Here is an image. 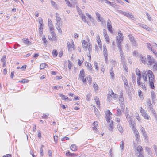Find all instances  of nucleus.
Here are the masks:
<instances>
[{
	"label": "nucleus",
	"mask_w": 157,
	"mask_h": 157,
	"mask_svg": "<svg viewBox=\"0 0 157 157\" xmlns=\"http://www.w3.org/2000/svg\"><path fill=\"white\" fill-rule=\"evenodd\" d=\"M142 77L144 80L147 81V77H148L149 80L151 78L150 77L153 78L154 75L152 71L149 70L148 71H144L142 73Z\"/></svg>",
	"instance_id": "nucleus-1"
},
{
	"label": "nucleus",
	"mask_w": 157,
	"mask_h": 157,
	"mask_svg": "<svg viewBox=\"0 0 157 157\" xmlns=\"http://www.w3.org/2000/svg\"><path fill=\"white\" fill-rule=\"evenodd\" d=\"M155 61V59L153 57H151L150 55H147L146 63L148 65H151L153 64Z\"/></svg>",
	"instance_id": "nucleus-2"
},
{
	"label": "nucleus",
	"mask_w": 157,
	"mask_h": 157,
	"mask_svg": "<svg viewBox=\"0 0 157 157\" xmlns=\"http://www.w3.org/2000/svg\"><path fill=\"white\" fill-rule=\"evenodd\" d=\"M129 39L132 44L134 46L136 45V42L133 36L131 34H129L128 35Z\"/></svg>",
	"instance_id": "nucleus-3"
},
{
	"label": "nucleus",
	"mask_w": 157,
	"mask_h": 157,
	"mask_svg": "<svg viewBox=\"0 0 157 157\" xmlns=\"http://www.w3.org/2000/svg\"><path fill=\"white\" fill-rule=\"evenodd\" d=\"M107 26L108 30L112 33H113V31L112 29V26L111 25V23L110 20L108 19L107 21Z\"/></svg>",
	"instance_id": "nucleus-4"
},
{
	"label": "nucleus",
	"mask_w": 157,
	"mask_h": 157,
	"mask_svg": "<svg viewBox=\"0 0 157 157\" xmlns=\"http://www.w3.org/2000/svg\"><path fill=\"white\" fill-rule=\"evenodd\" d=\"M118 36L116 37V40H120L123 41V36L121 32L119 30L118 32Z\"/></svg>",
	"instance_id": "nucleus-5"
},
{
	"label": "nucleus",
	"mask_w": 157,
	"mask_h": 157,
	"mask_svg": "<svg viewBox=\"0 0 157 157\" xmlns=\"http://www.w3.org/2000/svg\"><path fill=\"white\" fill-rule=\"evenodd\" d=\"M107 128L111 132H112L113 131L114 126L113 124V121H111V122L108 124V125L107 126Z\"/></svg>",
	"instance_id": "nucleus-6"
},
{
	"label": "nucleus",
	"mask_w": 157,
	"mask_h": 157,
	"mask_svg": "<svg viewBox=\"0 0 157 157\" xmlns=\"http://www.w3.org/2000/svg\"><path fill=\"white\" fill-rule=\"evenodd\" d=\"M67 46L68 50V51H71L72 50V48H73V49H75V48H74V44L73 42H72V44H71L68 41L67 42Z\"/></svg>",
	"instance_id": "nucleus-7"
},
{
	"label": "nucleus",
	"mask_w": 157,
	"mask_h": 157,
	"mask_svg": "<svg viewBox=\"0 0 157 157\" xmlns=\"http://www.w3.org/2000/svg\"><path fill=\"white\" fill-rule=\"evenodd\" d=\"M140 111L143 117L144 118H148L145 111L142 107H140Z\"/></svg>",
	"instance_id": "nucleus-8"
},
{
	"label": "nucleus",
	"mask_w": 157,
	"mask_h": 157,
	"mask_svg": "<svg viewBox=\"0 0 157 157\" xmlns=\"http://www.w3.org/2000/svg\"><path fill=\"white\" fill-rule=\"evenodd\" d=\"M138 25L148 31H150L151 30V29L146 25L138 23Z\"/></svg>",
	"instance_id": "nucleus-9"
},
{
	"label": "nucleus",
	"mask_w": 157,
	"mask_h": 157,
	"mask_svg": "<svg viewBox=\"0 0 157 157\" xmlns=\"http://www.w3.org/2000/svg\"><path fill=\"white\" fill-rule=\"evenodd\" d=\"M150 78H150V80L149 81V84L151 88L152 89H154L155 88V86H154L153 82L154 80V77L153 78L150 77Z\"/></svg>",
	"instance_id": "nucleus-10"
},
{
	"label": "nucleus",
	"mask_w": 157,
	"mask_h": 157,
	"mask_svg": "<svg viewBox=\"0 0 157 157\" xmlns=\"http://www.w3.org/2000/svg\"><path fill=\"white\" fill-rule=\"evenodd\" d=\"M48 25L51 31H53L54 30L53 26L52 24V22L50 19H48Z\"/></svg>",
	"instance_id": "nucleus-11"
},
{
	"label": "nucleus",
	"mask_w": 157,
	"mask_h": 157,
	"mask_svg": "<svg viewBox=\"0 0 157 157\" xmlns=\"http://www.w3.org/2000/svg\"><path fill=\"white\" fill-rule=\"evenodd\" d=\"M118 99L120 102H122V103L123 102L124 99L123 98V93L122 91H121Z\"/></svg>",
	"instance_id": "nucleus-12"
},
{
	"label": "nucleus",
	"mask_w": 157,
	"mask_h": 157,
	"mask_svg": "<svg viewBox=\"0 0 157 157\" xmlns=\"http://www.w3.org/2000/svg\"><path fill=\"white\" fill-rule=\"evenodd\" d=\"M121 13L122 14L126 16L128 18H132L134 17V16L133 15L130 14L129 13H128L127 12H122Z\"/></svg>",
	"instance_id": "nucleus-13"
},
{
	"label": "nucleus",
	"mask_w": 157,
	"mask_h": 157,
	"mask_svg": "<svg viewBox=\"0 0 157 157\" xmlns=\"http://www.w3.org/2000/svg\"><path fill=\"white\" fill-rule=\"evenodd\" d=\"M140 59L143 63L144 64L146 63V58L145 56L141 55L140 56Z\"/></svg>",
	"instance_id": "nucleus-14"
},
{
	"label": "nucleus",
	"mask_w": 157,
	"mask_h": 157,
	"mask_svg": "<svg viewBox=\"0 0 157 157\" xmlns=\"http://www.w3.org/2000/svg\"><path fill=\"white\" fill-rule=\"evenodd\" d=\"M110 75L111 78L113 79H114L115 78L114 74L113 72V69L112 67L110 68Z\"/></svg>",
	"instance_id": "nucleus-15"
},
{
	"label": "nucleus",
	"mask_w": 157,
	"mask_h": 157,
	"mask_svg": "<svg viewBox=\"0 0 157 157\" xmlns=\"http://www.w3.org/2000/svg\"><path fill=\"white\" fill-rule=\"evenodd\" d=\"M66 155L67 156H70L71 157L75 156L76 155L75 153H71L69 152V151H67L66 153Z\"/></svg>",
	"instance_id": "nucleus-16"
},
{
	"label": "nucleus",
	"mask_w": 157,
	"mask_h": 157,
	"mask_svg": "<svg viewBox=\"0 0 157 157\" xmlns=\"http://www.w3.org/2000/svg\"><path fill=\"white\" fill-rule=\"evenodd\" d=\"M85 66L87 67L89 70H92V67L91 63L88 62H86L85 63Z\"/></svg>",
	"instance_id": "nucleus-17"
},
{
	"label": "nucleus",
	"mask_w": 157,
	"mask_h": 157,
	"mask_svg": "<svg viewBox=\"0 0 157 157\" xmlns=\"http://www.w3.org/2000/svg\"><path fill=\"white\" fill-rule=\"evenodd\" d=\"M82 45L83 48L87 50V47L88 45L87 42H86L84 40H83Z\"/></svg>",
	"instance_id": "nucleus-18"
},
{
	"label": "nucleus",
	"mask_w": 157,
	"mask_h": 157,
	"mask_svg": "<svg viewBox=\"0 0 157 157\" xmlns=\"http://www.w3.org/2000/svg\"><path fill=\"white\" fill-rule=\"evenodd\" d=\"M22 40L23 41L24 43L26 44L27 45L31 44V42L28 40V39L24 38L22 39Z\"/></svg>",
	"instance_id": "nucleus-19"
},
{
	"label": "nucleus",
	"mask_w": 157,
	"mask_h": 157,
	"mask_svg": "<svg viewBox=\"0 0 157 157\" xmlns=\"http://www.w3.org/2000/svg\"><path fill=\"white\" fill-rule=\"evenodd\" d=\"M105 113L106 118H110V115H112V113L109 110L106 111Z\"/></svg>",
	"instance_id": "nucleus-20"
},
{
	"label": "nucleus",
	"mask_w": 157,
	"mask_h": 157,
	"mask_svg": "<svg viewBox=\"0 0 157 157\" xmlns=\"http://www.w3.org/2000/svg\"><path fill=\"white\" fill-rule=\"evenodd\" d=\"M97 42L98 45H99V47L101 48L102 47V44L101 43V40L100 39V36L99 35H98L97 36Z\"/></svg>",
	"instance_id": "nucleus-21"
},
{
	"label": "nucleus",
	"mask_w": 157,
	"mask_h": 157,
	"mask_svg": "<svg viewBox=\"0 0 157 157\" xmlns=\"http://www.w3.org/2000/svg\"><path fill=\"white\" fill-rule=\"evenodd\" d=\"M70 148L71 150L74 151H76L77 150V147L76 145L74 144L72 145Z\"/></svg>",
	"instance_id": "nucleus-22"
},
{
	"label": "nucleus",
	"mask_w": 157,
	"mask_h": 157,
	"mask_svg": "<svg viewBox=\"0 0 157 157\" xmlns=\"http://www.w3.org/2000/svg\"><path fill=\"white\" fill-rule=\"evenodd\" d=\"M51 2V4L53 7L55 8L56 9L58 8L57 5L56 4V3L53 1L51 0L50 1Z\"/></svg>",
	"instance_id": "nucleus-23"
},
{
	"label": "nucleus",
	"mask_w": 157,
	"mask_h": 157,
	"mask_svg": "<svg viewBox=\"0 0 157 157\" xmlns=\"http://www.w3.org/2000/svg\"><path fill=\"white\" fill-rule=\"evenodd\" d=\"M51 35L52 38H53V40L54 41H56L57 40L56 36L55 33L52 31L51 32Z\"/></svg>",
	"instance_id": "nucleus-24"
},
{
	"label": "nucleus",
	"mask_w": 157,
	"mask_h": 157,
	"mask_svg": "<svg viewBox=\"0 0 157 157\" xmlns=\"http://www.w3.org/2000/svg\"><path fill=\"white\" fill-rule=\"evenodd\" d=\"M132 82L134 84H136V76L134 74H132Z\"/></svg>",
	"instance_id": "nucleus-25"
},
{
	"label": "nucleus",
	"mask_w": 157,
	"mask_h": 157,
	"mask_svg": "<svg viewBox=\"0 0 157 157\" xmlns=\"http://www.w3.org/2000/svg\"><path fill=\"white\" fill-rule=\"evenodd\" d=\"M123 41L120 40H116V42L117 44V45L118 48H121V42Z\"/></svg>",
	"instance_id": "nucleus-26"
},
{
	"label": "nucleus",
	"mask_w": 157,
	"mask_h": 157,
	"mask_svg": "<svg viewBox=\"0 0 157 157\" xmlns=\"http://www.w3.org/2000/svg\"><path fill=\"white\" fill-rule=\"evenodd\" d=\"M117 128L118 130L121 133H122L123 132V129L122 127L120 125V124L117 125Z\"/></svg>",
	"instance_id": "nucleus-27"
},
{
	"label": "nucleus",
	"mask_w": 157,
	"mask_h": 157,
	"mask_svg": "<svg viewBox=\"0 0 157 157\" xmlns=\"http://www.w3.org/2000/svg\"><path fill=\"white\" fill-rule=\"evenodd\" d=\"M154 65L153 67V70L154 71H157V62L155 61L153 64Z\"/></svg>",
	"instance_id": "nucleus-28"
},
{
	"label": "nucleus",
	"mask_w": 157,
	"mask_h": 157,
	"mask_svg": "<svg viewBox=\"0 0 157 157\" xmlns=\"http://www.w3.org/2000/svg\"><path fill=\"white\" fill-rule=\"evenodd\" d=\"M120 103L121 105V109L122 111H124V109L125 107V105H124V101H123V103H122V102H120Z\"/></svg>",
	"instance_id": "nucleus-29"
},
{
	"label": "nucleus",
	"mask_w": 157,
	"mask_h": 157,
	"mask_svg": "<svg viewBox=\"0 0 157 157\" xmlns=\"http://www.w3.org/2000/svg\"><path fill=\"white\" fill-rule=\"evenodd\" d=\"M104 37L106 41L109 44L110 42V39L109 36L108 35H104Z\"/></svg>",
	"instance_id": "nucleus-30"
},
{
	"label": "nucleus",
	"mask_w": 157,
	"mask_h": 157,
	"mask_svg": "<svg viewBox=\"0 0 157 157\" xmlns=\"http://www.w3.org/2000/svg\"><path fill=\"white\" fill-rule=\"evenodd\" d=\"M95 14H96V16L97 17V19H98L97 20H98V21H99L101 19V18L102 17H101V15L100 14L97 12H96L95 13Z\"/></svg>",
	"instance_id": "nucleus-31"
},
{
	"label": "nucleus",
	"mask_w": 157,
	"mask_h": 157,
	"mask_svg": "<svg viewBox=\"0 0 157 157\" xmlns=\"http://www.w3.org/2000/svg\"><path fill=\"white\" fill-rule=\"evenodd\" d=\"M149 109H150L151 111V112L154 115V117H156V113L153 108L152 107H150Z\"/></svg>",
	"instance_id": "nucleus-32"
},
{
	"label": "nucleus",
	"mask_w": 157,
	"mask_h": 157,
	"mask_svg": "<svg viewBox=\"0 0 157 157\" xmlns=\"http://www.w3.org/2000/svg\"><path fill=\"white\" fill-rule=\"evenodd\" d=\"M42 40L44 43V44L46 45L47 43V41L44 35H43L42 37Z\"/></svg>",
	"instance_id": "nucleus-33"
},
{
	"label": "nucleus",
	"mask_w": 157,
	"mask_h": 157,
	"mask_svg": "<svg viewBox=\"0 0 157 157\" xmlns=\"http://www.w3.org/2000/svg\"><path fill=\"white\" fill-rule=\"evenodd\" d=\"M59 95L60 97H62V100H66L67 99H68V97L67 96H65V95L62 94H59Z\"/></svg>",
	"instance_id": "nucleus-34"
},
{
	"label": "nucleus",
	"mask_w": 157,
	"mask_h": 157,
	"mask_svg": "<svg viewBox=\"0 0 157 157\" xmlns=\"http://www.w3.org/2000/svg\"><path fill=\"white\" fill-rule=\"evenodd\" d=\"M141 78V76H138V77L137 78V83L138 85H140L141 83L140 80Z\"/></svg>",
	"instance_id": "nucleus-35"
},
{
	"label": "nucleus",
	"mask_w": 157,
	"mask_h": 157,
	"mask_svg": "<svg viewBox=\"0 0 157 157\" xmlns=\"http://www.w3.org/2000/svg\"><path fill=\"white\" fill-rule=\"evenodd\" d=\"M52 54L54 57H56L58 55L57 50H54L52 51Z\"/></svg>",
	"instance_id": "nucleus-36"
},
{
	"label": "nucleus",
	"mask_w": 157,
	"mask_h": 157,
	"mask_svg": "<svg viewBox=\"0 0 157 157\" xmlns=\"http://www.w3.org/2000/svg\"><path fill=\"white\" fill-rule=\"evenodd\" d=\"M46 64H45L44 63H42L40 64V69H43L44 68L46 67Z\"/></svg>",
	"instance_id": "nucleus-37"
},
{
	"label": "nucleus",
	"mask_w": 157,
	"mask_h": 157,
	"mask_svg": "<svg viewBox=\"0 0 157 157\" xmlns=\"http://www.w3.org/2000/svg\"><path fill=\"white\" fill-rule=\"evenodd\" d=\"M136 150L139 153H142V148L140 146H139L137 147Z\"/></svg>",
	"instance_id": "nucleus-38"
},
{
	"label": "nucleus",
	"mask_w": 157,
	"mask_h": 157,
	"mask_svg": "<svg viewBox=\"0 0 157 157\" xmlns=\"http://www.w3.org/2000/svg\"><path fill=\"white\" fill-rule=\"evenodd\" d=\"M151 94L153 100H155L156 98V95L153 91H151Z\"/></svg>",
	"instance_id": "nucleus-39"
},
{
	"label": "nucleus",
	"mask_w": 157,
	"mask_h": 157,
	"mask_svg": "<svg viewBox=\"0 0 157 157\" xmlns=\"http://www.w3.org/2000/svg\"><path fill=\"white\" fill-rule=\"evenodd\" d=\"M136 73L138 76H141L140 71V70L137 68H136Z\"/></svg>",
	"instance_id": "nucleus-40"
},
{
	"label": "nucleus",
	"mask_w": 157,
	"mask_h": 157,
	"mask_svg": "<svg viewBox=\"0 0 157 157\" xmlns=\"http://www.w3.org/2000/svg\"><path fill=\"white\" fill-rule=\"evenodd\" d=\"M140 87H141L143 90H146V87L145 86V84L144 83H143L142 82H141V84L140 85H139Z\"/></svg>",
	"instance_id": "nucleus-41"
},
{
	"label": "nucleus",
	"mask_w": 157,
	"mask_h": 157,
	"mask_svg": "<svg viewBox=\"0 0 157 157\" xmlns=\"http://www.w3.org/2000/svg\"><path fill=\"white\" fill-rule=\"evenodd\" d=\"M57 23L56 24H57V25H61V22L60 21L61 19L60 17H58V18L56 19Z\"/></svg>",
	"instance_id": "nucleus-42"
},
{
	"label": "nucleus",
	"mask_w": 157,
	"mask_h": 157,
	"mask_svg": "<svg viewBox=\"0 0 157 157\" xmlns=\"http://www.w3.org/2000/svg\"><path fill=\"white\" fill-rule=\"evenodd\" d=\"M88 49L89 52H90L92 50V46L91 44L90 43H89L87 47V49Z\"/></svg>",
	"instance_id": "nucleus-43"
},
{
	"label": "nucleus",
	"mask_w": 157,
	"mask_h": 157,
	"mask_svg": "<svg viewBox=\"0 0 157 157\" xmlns=\"http://www.w3.org/2000/svg\"><path fill=\"white\" fill-rule=\"evenodd\" d=\"M86 79L89 81V83L90 84L92 81V78L90 75L86 77Z\"/></svg>",
	"instance_id": "nucleus-44"
},
{
	"label": "nucleus",
	"mask_w": 157,
	"mask_h": 157,
	"mask_svg": "<svg viewBox=\"0 0 157 157\" xmlns=\"http://www.w3.org/2000/svg\"><path fill=\"white\" fill-rule=\"evenodd\" d=\"M43 28L39 27V34L41 35L43 34Z\"/></svg>",
	"instance_id": "nucleus-45"
},
{
	"label": "nucleus",
	"mask_w": 157,
	"mask_h": 157,
	"mask_svg": "<svg viewBox=\"0 0 157 157\" xmlns=\"http://www.w3.org/2000/svg\"><path fill=\"white\" fill-rule=\"evenodd\" d=\"M94 67L95 68V69L98 71V64L97 62L95 61L94 63Z\"/></svg>",
	"instance_id": "nucleus-46"
},
{
	"label": "nucleus",
	"mask_w": 157,
	"mask_h": 157,
	"mask_svg": "<svg viewBox=\"0 0 157 157\" xmlns=\"http://www.w3.org/2000/svg\"><path fill=\"white\" fill-rule=\"evenodd\" d=\"M94 84L93 87H94V89H95V90H98V86L97 84H96L95 82H94Z\"/></svg>",
	"instance_id": "nucleus-47"
},
{
	"label": "nucleus",
	"mask_w": 157,
	"mask_h": 157,
	"mask_svg": "<svg viewBox=\"0 0 157 157\" xmlns=\"http://www.w3.org/2000/svg\"><path fill=\"white\" fill-rule=\"evenodd\" d=\"M65 1L67 5L68 6V7H72V4L70 3V2L69 1H68V0H65Z\"/></svg>",
	"instance_id": "nucleus-48"
},
{
	"label": "nucleus",
	"mask_w": 157,
	"mask_h": 157,
	"mask_svg": "<svg viewBox=\"0 0 157 157\" xmlns=\"http://www.w3.org/2000/svg\"><path fill=\"white\" fill-rule=\"evenodd\" d=\"M39 23L40 24V26L39 27L43 28V23L42 19L39 20Z\"/></svg>",
	"instance_id": "nucleus-49"
},
{
	"label": "nucleus",
	"mask_w": 157,
	"mask_h": 157,
	"mask_svg": "<svg viewBox=\"0 0 157 157\" xmlns=\"http://www.w3.org/2000/svg\"><path fill=\"white\" fill-rule=\"evenodd\" d=\"M82 19V20L84 22H87V20L86 18V17L84 15L80 17Z\"/></svg>",
	"instance_id": "nucleus-50"
},
{
	"label": "nucleus",
	"mask_w": 157,
	"mask_h": 157,
	"mask_svg": "<svg viewBox=\"0 0 157 157\" xmlns=\"http://www.w3.org/2000/svg\"><path fill=\"white\" fill-rule=\"evenodd\" d=\"M145 150L147 151L148 154L150 155L151 153H152L151 151V149L150 148L146 147L145 148Z\"/></svg>",
	"instance_id": "nucleus-51"
},
{
	"label": "nucleus",
	"mask_w": 157,
	"mask_h": 157,
	"mask_svg": "<svg viewBox=\"0 0 157 157\" xmlns=\"http://www.w3.org/2000/svg\"><path fill=\"white\" fill-rule=\"evenodd\" d=\"M146 14L147 17V19L148 20H149V21H152V19L151 17L149 16V14L148 13L146 12Z\"/></svg>",
	"instance_id": "nucleus-52"
},
{
	"label": "nucleus",
	"mask_w": 157,
	"mask_h": 157,
	"mask_svg": "<svg viewBox=\"0 0 157 157\" xmlns=\"http://www.w3.org/2000/svg\"><path fill=\"white\" fill-rule=\"evenodd\" d=\"M117 112L116 115L117 116H118L119 115H121V114L122 113L120 109L118 108L117 109Z\"/></svg>",
	"instance_id": "nucleus-53"
},
{
	"label": "nucleus",
	"mask_w": 157,
	"mask_h": 157,
	"mask_svg": "<svg viewBox=\"0 0 157 157\" xmlns=\"http://www.w3.org/2000/svg\"><path fill=\"white\" fill-rule=\"evenodd\" d=\"M132 130L133 131L134 133L135 134V135L139 134L138 130H137V129H136V128H134Z\"/></svg>",
	"instance_id": "nucleus-54"
},
{
	"label": "nucleus",
	"mask_w": 157,
	"mask_h": 157,
	"mask_svg": "<svg viewBox=\"0 0 157 157\" xmlns=\"http://www.w3.org/2000/svg\"><path fill=\"white\" fill-rule=\"evenodd\" d=\"M99 99L98 98V97H96V98L95 99V101L96 102V104L97 105L99 106L100 105V101L99 100L97 101V100H98Z\"/></svg>",
	"instance_id": "nucleus-55"
},
{
	"label": "nucleus",
	"mask_w": 157,
	"mask_h": 157,
	"mask_svg": "<svg viewBox=\"0 0 157 157\" xmlns=\"http://www.w3.org/2000/svg\"><path fill=\"white\" fill-rule=\"evenodd\" d=\"M6 55H4L2 57L1 59V61L4 62H6Z\"/></svg>",
	"instance_id": "nucleus-56"
},
{
	"label": "nucleus",
	"mask_w": 157,
	"mask_h": 157,
	"mask_svg": "<svg viewBox=\"0 0 157 157\" xmlns=\"http://www.w3.org/2000/svg\"><path fill=\"white\" fill-rule=\"evenodd\" d=\"M98 22H101V23L102 24H104V23H105V20L103 18V17H101V19L99 21H98Z\"/></svg>",
	"instance_id": "nucleus-57"
},
{
	"label": "nucleus",
	"mask_w": 157,
	"mask_h": 157,
	"mask_svg": "<svg viewBox=\"0 0 157 157\" xmlns=\"http://www.w3.org/2000/svg\"><path fill=\"white\" fill-rule=\"evenodd\" d=\"M123 64V67L124 70H125L127 72H128V68L125 63H122Z\"/></svg>",
	"instance_id": "nucleus-58"
},
{
	"label": "nucleus",
	"mask_w": 157,
	"mask_h": 157,
	"mask_svg": "<svg viewBox=\"0 0 157 157\" xmlns=\"http://www.w3.org/2000/svg\"><path fill=\"white\" fill-rule=\"evenodd\" d=\"M90 96L91 95L90 93H89L86 95V99L87 101H89L90 100Z\"/></svg>",
	"instance_id": "nucleus-59"
},
{
	"label": "nucleus",
	"mask_w": 157,
	"mask_h": 157,
	"mask_svg": "<svg viewBox=\"0 0 157 157\" xmlns=\"http://www.w3.org/2000/svg\"><path fill=\"white\" fill-rule=\"evenodd\" d=\"M121 61L122 63H125V58H124V57L123 56H121Z\"/></svg>",
	"instance_id": "nucleus-60"
},
{
	"label": "nucleus",
	"mask_w": 157,
	"mask_h": 157,
	"mask_svg": "<svg viewBox=\"0 0 157 157\" xmlns=\"http://www.w3.org/2000/svg\"><path fill=\"white\" fill-rule=\"evenodd\" d=\"M102 2L105 3H106L111 5V3L110 1H108L107 0H102Z\"/></svg>",
	"instance_id": "nucleus-61"
},
{
	"label": "nucleus",
	"mask_w": 157,
	"mask_h": 157,
	"mask_svg": "<svg viewBox=\"0 0 157 157\" xmlns=\"http://www.w3.org/2000/svg\"><path fill=\"white\" fill-rule=\"evenodd\" d=\"M80 76H85V72L83 70H82L80 71Z\"/></svg>",
	"instance_id": "nucleus-62"
},
{
	"label": "nucleus",
	"mask_w": 157,
	"mask_h": 157,
	"mask_svg": "<svg viewBox=\"0 0 157 157\" xmlns=\"http://www.w3.org/2000/svg\"><path fill=\"white\" fill-rule=\"evenodd\" d=\"M104 55L105 57V60L106 61H107L108 60V58H107V52H104Z\"/></svg>",
	"instance_id": "nucleus-63"
},
{
	"label": "nucleus",
	"mask_w": 157,
	"mask_h": 157,
	"mask_svg": "<svg viewBox=\"0 0 157 157\" xmlns=\"http://www.w3.org/2000/svg\"><path fill=\"white\" fill-rule=\"evenodd\" d=\"M135 136L136 138V140L137 142H138V141H139L140 140V136L139 135V134H138L137 135H135Z\"/></svg>",
	"instance_id": "nucleus-64"
}]
</instances>
